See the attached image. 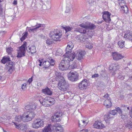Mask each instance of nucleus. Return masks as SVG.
Listing matches in <instances>:
<instances>
[{
	"instance_id": "a18cd8bd",
	"label": "nucleus",
	"mask_w": 132,
	"mask_h": 132,
	"mask_svg": "<svg viewBox=\"0 0 132 132\" xmlns=\"http://www.w3.org/2000/svg\"><path fill=\"white\" fill-rule=\"evenodd\" d=\"M112 116L116 114L117 112L115 110H113L110 112Z\"/></svg>"
},
{
	"instance_id": "f257e3e1",
	"label": "nucleus",
	"mask_w": 132,
	"mask_h": 132,
	"mask_svg": "<svg viewBox=\"0 0 132 132\" xmlns=\"http://www.w3.org/2000/svg\"><path fill=\"white\" fill-rule=\"evenodd\" d=\"M62 35V32H60L58 29L50 31L49 34L50 37L52 39L48 38L46 40V43L48 45L52 44L53 43V40L56 41H59V39L61 37Z\"/></svg>"
},
{
	"instance_id": "9b49d317",
	"label": "nucleus",
	"mask_w": 132,
	"mask_h": 132,
	"mask_svg": "<svg viewBox=\"0 0 132 132\" xmlns=\"http://www.w3.org/2000/svg\"><path fill=\"white\" fill-rule=\"evenodd\" d=\"M69 66V61H66L63 58V60L59 64V68L60 70L63 71L68 69Z\"/></svg>"
},
{
	"instance_id": "2f4dec72",
	"label": "nucleus",
	"mask_w": 132,
	"mask_h": 132,
	"mask_svg": "<svg viewBox=\"0 0 132 132\" xmlns=\"http://www.w3.org/2000/svg\"><path fill=\"white\" fill-rule=\"evenodd\" d=\"M52 120L53 122H57L60 121L61 119H60V118H59L54 115L52 117Z\"/></svg>"
},
{
	"instance_id": "bb28decb",
	"label": "nucleus",
	"mask_w": 132,
	"mask_h": 132,
	"mask_svg": "<svg viewBox=\"0 0 132 132\" xmlns=\"http://www.w3.org/2000/svg\"><path fill=\"white\" fill-rule=\"evenodd\" d=\"M74 31L84 34L86 32V30L85 29H83L82 28L78 27L76 28Z\"/></svg>"
},
{
	"instance_id": "338daca9",
	"label": "nucleus",
	"mask_w": 132,
	"mask_h": 132,
	"mask_svg": "<svg viewBox=\"0 0 132 132\" xmlns=\"http://www.w3.org/2000/svg\"><path fill=\"white\" fill-rule=\"evenodd\" d=\"M129 79L131 81H132V75L131 76L129 77Z\"/></svg>"
},
{
	"instance_id": "37998d69",
	"label": "nucleus",
	"mask_w": 132,
	"mask_h": 132,
	"mask_svg": "<svg viewBox=\"0 0 132 132\" xmlns=\"http://www.w3.org/2000/svg\"><path fill=\"white\" fill-rule=\"evenodd\" d=\"M86 44H87L86 45V48L89 49L92 48V44L90 43L89 41V43H86Z\"/></svg>"
},
{
	"instance_id": "393cba45",
	"label": "nucleus",
	"mask_w": 132,
	"mask_h": 132,
	"mask_svg": "<svg viewBox=\"0 0 132 132\" xmlns=\"http://www.w3.org/2000/svg\"><path fill=\"white\" fill-rule=\"evenodd\" d=\"M104 104L106 108H110L112 106L111 100L109 99H107L104 101Z\"/></svg>"
},
{
	"instance_id": "20e7f679",
	"label": "nucleus",
	"mask_w": 132,
	"mask_h": 132,
	"mask_svg": "<svg viewBox=\"0 0 132 132\" xmlns=\"http://www.w3.org/2000/svg\"><path fill=\"white\" fill-rule=\"evenodd\" d=\"M23 115V121L28 122L31 120L34 117L35 114L33 112H27Z\"/></svg>"
},
{
	"instance_id": "2eb2a0df",
	"label": "nucleus",
	"mask_w": 132,
	"mask_h": 132,
	"mask_svg": "<svg viewBox=\"0 0 132 132\" xmlns=\"http://www.w3.org/2000/svg\"><path fill=\"white\" fill-rule=\"evenodd\" d=\"M7 66L6 67V71L10 74L11 73L14 69L13 63L11 61H10L7 64Z\"/></svg>"
},
{
	"instance_id": "13d9d810",
	"label": "nucleus",
	"mask_w": 132,
	"mask_h": 132,
	"mask_svg": "<svg viewBox=\"0 0 132 132\" xmlns=\"http://www.w3.org/2000/svg\"><path fill=\"white\" fill-rule=\"evenodd\" d=\"M127 108V106H126L124 105H121V108H125H125Z\"/></svg>"
},
{
	"instance_id": "ea45409f",
	"label": "nucleus",
	"mask_w": 132,
	"mask_h": 132,
	"mask_svg": "<svg viewBox=\"0 0 132 132\" xmlns=\"http://www.w3.org/2000/svg\"><path fill=\"white\" fill-rule=\"evenodd\" d=\"M28 33L27 31L25 32L24 34H23V36L20 39L21 41H22L24 40L25 39L26 37L27 36Z\"/></svg>"
},
{
	"instance_id": "58836bf2",
	"label": "nucleus",
	"mask_w": 132,
	"mask_h": 132,
	"mask_svg": "<svg viewBox=\"0 0 132 132\" xmlns=\"http://www.w3.org/2000/svg\"><path fill=\"white\" fill-rule=\"evenodd\" d=\"M62 114L63 113L61 111H59L55 113L54 115L56 116L57 117L60 118L62 116Z\"/></svg>"
},
{
	"instance_id": "5701e85b",
	"label": "nucleus",
	"mask_w": 132,
	"mask_h": 132,
	"mask_svg": "<svg viewBox=\"0 0 132 132\" xmlns=\"http://www.w3.org/2000/svg\"><path fill=\"white\" fill-rule=\"evenodd\" d=\"M42 91L45 94L51 95L52 94L51 91L50 90V89L48 87H46L44 89H42Z\"/></svg>"
},
{
	"instance_id": "8fccbe9b",
	"label": "nucleus",
	"mask_w": 132,
	"mask_h": 132,
	"mask_svg": "<svg viewBox=\"0 0 132 132\" xmlns=\"http://www.w3.org/2000/svg\"><path fill=\"white\" fill-rule=\"evenodd\" d=\"M31 106V110H35L36 109V106L35 104H32L30 105Z\"/></svg>"
},
{
	"instance_id": "5fc2aeb1",
	"label": "nucleus",
	"mask_w": 132,
	"mask_h": 132,
	"mask_svg": "<svg viewBox=\"0 0 132 132\" xmlns=\"http://www.w3.org/2000/svg\"><path fill=\"white\" fill-rule=\"evenodd\" d=\"M61 128L60 127H57L55 129L56 131V132H61Z\"/></svg>"
},
{
	"instance_id": "f3484780",
	"label": "nucleus",
	"mask_w": 132,
	"mask_h": 132,
	"mask_svg": "<svg viewBox=\"0 0 132 132\" xmlns=\"http://www.w3.org/2000/svg\"><path fill=\"white\" fill-rule=\"evenodd\" d=\"M75 53V57L77 59L80 60L83 58V56L85 54V52L84 51H78Z\"/></svg>"
},
{
	"instance_id": "09e8293b",
	"label": "nucleus",
	"mask_w": 132,
	"mask_h": 132,
	"mask_svg": "<svg viewBox=\"0 0 132 132\" xmlns=\"http://www.w3.org/2000/svg\"><path fill=\"white\" fill-rule=\"evenodd\" d=\"M100 74L101 76L103 77H105L106 75L105 73L103 71H102L100 72Z\"/></svg>"
},
{
	"instance_id": "39448f33",
	"label": "nucleus",
	"mask_w": 132,
	"mask_h": 132,
	"mask_svg": "<svg viewBox=\"0 0 132 132\" xmlns=\"http://www.w3.org/2000/svg\"><path fill=\"white\" fill-rule=\"evenodd\" d=\"M121 118L125 122V125L126 127H130L132 128V120H130V119L128 118L126 114H124L122 112L120 114Z\"/></svg>"
},
{
	"instance_id": "f8f14e48",
	"label": "nucleus",
	"mask_w": 132,
	"mask_h": 132,
	"mask_svg": "<svg viewBox=\"0 0 132 132\" xmlns=\"http://www.w3.org/2000/svg\"><path fill=\"white\" fill-rule=\"evenodd\" d=\"M44 124V121L42 120L37 119L33 121L32 124V127L34 128H38L43 126Z\"/></svg>"
},
{
	"instance_id": "c756f323",
	"label": "nucleus",
	"mask_w": 132,
	"mask_h": 132,
	"mask_svg": "<svg viewBox=\"0 0 132 132\" xmlns=\"http://www.w3.org/2000/svg\"><path fill=\"white\" fill-rule=\"evenodd\" d=\"M36 25L38 29L39 28H40V30H44L45 27V24H41L37 23Z\"/></svg>"
},
{
	"instance_id": "e433bc0d",
	"label": "nucleus",
	"mask_w": 132,
	"mask_h": 132,
	"mask_svg": "<svg viewBox=\"0 0 132 132\" xmlns=\"http://www.w3.org/2000/svg\"><path fill=\"white\" fill-rule=\"evenodd\" d=\"M125 41L123 40L119 41L118 43V45L121 48L124 47Z\"/></svg>"
},
{
	"instance_id": "0eeeda50",
	"label": "nucleus",
	"mask_w": 132,
	"mask_h": 132,
	"mask_svg": "<svg viewBox=\"0 0 132 132\" xmlns=\"http://www.w3.org/2000/svg\"><path fill=\"white\" fill-rule=\"evenodd\" d=\"M55 102V100L49 97H46L43 101L42 104L45 106L48 107L53 104Z\"/></svg>"
},
{
	"instance_id": "7c9ffc66",
	"label": "nucleus",
	"mask_w": 132,
	"mask_h": 132,
	"mask_svg": "<svg viewBox=\"0 0 132 132\" xmlns=\"http://www.w3.org/2000/svg\"><path fill=\"white\" fill-rule=\"evenodd\" d=\"M28 51L31 52V54L35 53L36 52L35 47L34 46H32L29 48Z\"/></svg>"
},
{
	"instance_id": "ddd939ff",
	"label": "nucleus",
	"mask_w": 132,
	"mask_h": 132,
	"mask_svg": "<svg viewBox=\"0 0 132 132\" xmlns=\"http://www.w3.org/2000/svg\"><path fill=\"white\" fill-rule=\"evenodd\" d=\"M76 39L78 42L84 43V44L89 43V40L88 39V37L84 35H79L77 36L76 37Z\"/></svg>"
},
{
	"instance_id": "e2e57ef3",
	"label": "nucleus",
	"mask_w": 132,
	"mask_h": 132,
	"mask_svg": "<svg viewBox=\"0 0 132 132\" xmlns=\"http://www.w3.org/2000/svg\"><path fill=\"white\" fill-rule=\"evenodd\" d=\"M13 4L14 5H16L17 4V2L16 1H14L13 3Z\"/></svg>"
},
{
	"instance_id": "69168bd1",
	"label": "nucleus",
	"mask_w": 132,
	"mask_h": 132,
	"mask_svg": "<svg viewBox=\"0 0 132 132\" xmlns=\"http://www.w3.org/2000/svg\"><path fill=\"white\" fill-rule=\"evenodd\" d=\"M103 22V21H98L97 22V23L98 24H101V23H102Z\"/></svg>"
},
{
	"instance_id": "79ce46f5",
	"label": "nucleus",
	"mask_w": 132,
	"mask_h": 132,
	"mask_svg": "<svg viewBox=\"0 0 132 132\" xmlns=\"http://www.w3.org/2000/svg\"><path fill=\"white\" fill-rule=\"evenodd\" d=\"M77 64L75 62H74L71 65H69V68L70 69H74L77 68Z\"/></svg>"
},
{
	"instance_id": "3c124183",
	"label": "nucleus",
	"mask_w": 132,
	"mask_h": 132,
	"mask_svg": "<svg viewBox=\"0 0 132 132\" xmlns=\"http://www.w3.org/2000/svg\"><path fill=\"white\" fill-rule=\"evenodd\" d=\"M89 2V4H93L95 2V0H87Z\"/></svg>"
},
{
	"instance_id": "4be33fe9",
	"label": "nucleus",
	"mask_w": 132,
	"mask_h": 132,
	"mask_svg": "<svg viewBox=\"0 0 132 132\" xmlns=\"http://www.w3.org/2000/svg\"><path fill=\"white\" fill-rule=\"evenodd\" d=\"M74 47V45L71 41L69 42L68 44L67 48L65 49V51L68 52L69 51H71V50Z\"/></svg>"
},
{
	"instance_id": "dca6fc26",
	"label": "nucleus",
	"mask_w": 132,
	"mask_h": 132,
	"mask_svg": "<svg viewBox=\"0 0 132 132\" xmlns=\"http://www.w3.org/2000/svg\"><path fill=\"white\" fill-rule=\"evenodd\" d=\"M111 13L108 11H104L102 15L103 19L106 22H110L111 20L110 19V15Z\"/></svg>"
},
{
	"instance_id": "1a4fd4ad",
	"label": "nucleus",
	"mask_w": 132,
	"mask_h": 132,
	"mask_svg": "<svg viewBox=\"0 0 132 132\" xmlns=\"http://www.w3.org/2000/svg\"><path fill=\"white\" fill-rule=\"evenodd\" d=\"M79 75L76 72L71 71L68 74V77L69 80L72 81H76L78 79Z\"/></svg>"
},
{
	"instance_id": "6ab92c4d",
	"label": "nucleus",
	"mask_w": 132,
	"mask_h": 132,
	"mask_svg": "<svg viewBox=\"0 0 132 132\" xmlns=\"http://www.w3.org/2000/svg\"><path fill=\"white\" fill-rule=\"evenodd\" d=\"M112 55L113 59L116 61H118L121 59L123 57V56L121 54L117 52L113 53Z\"/></svg>"
},
{
	"instance_id": "a211bd4d",
	"label": "nucleus",
	"mask_w": 132,
	"mask_h": 132,
	"mask_svg": "<svg viewBox=\"0 0 132 132\" xmlns=\"http://www.w3.org/2000/svg\"><path fill=\"white\" fill-rule=\"evenodd\" d=\"M124 38L126 40H131L132 42V32L130 30L126 32L124 36Z\"/></svg>"
},
{
	"instance_id": "cd10ccee",
	"label": "nucleus",
	"mask_w": 132,
	"mask_h": 132,
	"mask_svg": "<svg viewBox=\"0 0 132 132\" xmlns=\"http://www.w3.org/2000/svg\"><path fill=\"white\" fill-rule=\"evenodd\" d=\"M121 7L122 11L123 13L127 14L128 12V9L126 5H125L121 6Z\"/></svg>"
},
{
	"instance_id": "aec40b11",
	"label": "nucleus",
	"mask_w": 132,
	"mask_h": 132,
	"mask_svg": "<svg viewBox=\"0 0 132 132\" xmlns=\"http://www.w3.org/2000/svg\"><path fill=\"white\" fill-rule=\"evenodd\" d=\"M15 125V127L19 130H25L27 128V126L25 125L22 123L19 124L16 122H13Z\"/></svg>"
},
{
	"instance_id": "423d86ee",
	"label": "nucleus",
	"mask_w": 132,
	"mask_h": 132,
	"mask_svg": "<svg viewBox=\"0 0 132 132\" xmlns=\"http://www.w3.org/2000/svg\"><path fill=\"white\" fill-rule=\"evenodd\" d=\"M75 53L74 52L71 53V51L68 52H66V53L64 55V57L63 59L66 61H69V63L70 61L73 60L75 57Z\"/></svg>"
},
{
	"instance_id": "864d4df0",
	"label": "nucleus",
	"mask_w": 132,
	"mask_h": 132,
	"mask_svg": "<svg viewBox=\"0 0 132 132\" xmlns=\"http://www.w3.org/2000/svg\"><path fill=\"white\" fill-rule=\"evenodd\" d=\"M118 78L119 79H121V80H123L124 79L125 77L123 76L119 75L118 76Z\"/></svg>"
},
{
	"instance_id": "0e129e2a",
	"label": "nucleus",
	"mask_w": 132,
	"mask_h": 132,
	"mask_svg": "<svg viewBox=\"0 0 132 132\" xmlns=\"http://www.w3.org/2000/svg\"><path fill=\"white\" fill-rule=\"evenodd\" d=\"M131 114H130V117L132 118V107L131 108Z\"/></svg>"
},
{
	"instance_id": "680f3d73",
	"label": "nucleus",
	"mask_w": 132,
	"mask_h": 132,
	"mask_svg": "<svg viewBox=\"0 0 132 132\" xmlns=\"http://www.w3.org/2000/svg\"><path fill=\"white\" fill-rule=\"evenodd\" d=\"M3 14L2 10H0V16H2Z\"/></svg>"
},
{
	"instance_id": "4c0bfd02",
	"label": "nucleus",
	"mask_w": 132,
	"mask_h": 132,
	"mask_svg": "<svg viewBox=\"0 0 132 132\" xmlns=\"http://www.w3.org/2000/svg\"><path fill=\"white\" fill-rule=\"evenodd\" d=\"M62 27L65 30L66 32H68L73 29V28L72 27H70L68 26H66L65 27Z\"/></svg>"
},
{
	"instance_id": "c9c22d12",
	"label": "nucleus",
	"mask_w": 132,
	"mask_h": 132,
	"mask_svg": "<svg viewBox=\"0 0 132 132\" xmlns=\"http://www.w3.org/2000/svg\"><path fill=\"white\" fill-rule=\"evenodd\" d=\"M34 27L35 28L32 29L30 28V29H28V31L29 32H35L38 29L36 24Z\"/></svg>"
},
{
	"instance_id": "473e14b6",
	"label": "nucleus",
	"mask_w": 132,
	"mask_h": 132,
	"mask_svg": "<svg viewBox=\"0 0 132 132\" xmlns=\"http://www.w3.org/2000/svg\"><path fill=\"white\" fill-rule=\"evenodd\" d=\"M52 130L51 128V125H48L47 126L45 127L43 130L42 132H51Z\"/></svg>"
},
{
	"instance_id": "7ed1b4c3",
	"label": "nucleus",
	"mask_w": 132,
	"mask_h": 132,
	"mask_svg": "<svg viewBox=\"0 0 132 132\" xmlns=\"http://www.w3.org/2000/svg\"><path fill=\"white\" fill-rule=\"evenodd\" d=\"M54 60L52 57H48L47 60L44 61L43 63V68L46 69H48L50 68L51 66H53L55 64Z\"/></svg>"
},
{
	"instance_id": "c03bdc74",
	"label": "nucleus",
	"mask_w": 132,
	"mask_h": 132,
	"mask_svg": "<svg viewBox=\"0 0 132 132\" xmlns=\"http://www.w3.org/2000/svg\"><path fill=\"white\" fill-rule=\"evenodd\" d=\"M12 50V48L11 47H9L7 49L6 52L9 54H11Z\"/></svg>"
},
{
	"instance_id": "f03ea898",
	"label": "nucleus",
	"mask_w": 132,
	"mask_h": 132,
	"mask_svg": "<svg viewBox=\"0 0 132 132\" xmlns=\"http://www.w3.org/2000/svg\"><path fill=\"white\" fill-rule=\"evenodd\" d=\"M61 78L62 79L59 80L58 88L62 91L64 92L68 89L69 84L65 81L63 77H61Z\"/></svg>"
},
{
	"instance_id": "6e6552de",
	"label": "nucleus",
	"mask_w": 132,
	"mask_h": 132,
	"mask_svg": "<svg viewBox=\"0 0 132 132\" xmlns=\"http://www.w3.org/2000/svg\"><path fill=\"white\" fill-rule=\"evenodd\" d=\"M27 43L25 42L19 48L18 51V57H21L25 56V47H26Z\"/></svg>"
},
{
	"instance_id": "a878e982",
	"label": "nucleus",
	"mask_w": 132,
	"mask_h": 132,
	"mask_svg": "<svg viewBox=\"0 0 132 132\" xmlns=\"http://www.w3.org/2000/svg\"><path fill=\"white\" fill-rule=\"evenodd\" d=\"M1 61L2 63L4 64L7 63L10 61H11L10 58L9 57L4 56L3 57L2 60H1Z\"/></svg>"
},
{
	"instance_id": "9d476101",
	"label": "nucleus",
	"mask_w": 132,
	"mask_h": 132,
	"mask_svg": "<svg viewBox=\"0 0 132 132\" xmlns=\"http://www.w3.org/2000/svg\"><path fill=\"white\" fill-rule=\"evenodd\" d=\"M79 26L85 29L92 30L96 27L93 24L89 22H85L80 24Z\"/></svg>"
},
{
	"instance_id": "774afa93",
	"label": "nucleus",
	"mask_w": 132,
	"mask_h": 132,
	"mask_svg": "<svg viewBox=\"0 0 132 132\" xmlns=\"http://www.w3.org/2000/svg\"><path fill=\"white\" fill-rule=\"evenodd\" d=\"M14 109L15 110V111H16L17 112H18V109L17 108H15Z\"/></svg>"
},
{
	"instance_id": "6e6d98bb",
	"label": "nucleus",
	"mask_w": 132,
	"mask_h": 132,
	"mask_svg": "<svg viewBox=\"0 0 132 132\" xmlns=\"http://www.w3.org/2000/svg\"><path fill=\"white\" fill-rule=\"evenodd\" d=\"M27 85V84H26V83H24L23 84H22L21 86V88L23 89L24 88H25V86Z\"/></svg>"
},
{
	"instance_id": "412c9836",
	"label": "nucleus",
	"mask_w": 132,
	"mask_h": 132,
	"mask_svg": "<svg viewBox=\"0 0 132 132\" xmlns=\"http://www.w3.org/2000/svg\"><path fill=\"white\" fill-rule=\"evenodd\" d=\"M93 126L94 128L97 129H102L104 128L105 127L103 124L98 121L95 122Z\"/></svg>"
},
{
	"instance_id": "bf43d9fd",
	"label": "nucleus",
	"mask_w": 132,
	"mask_h": 132,
	"mask_svg": "<svg viewBox=\"0 0 132 132\" xmlns=\"http://www.w3.org/2000/svg\"><path fill=\"white\" fill-rule=\"evenodd\" d=\"M39 36L40 37V38H41L44 39L45 38V36H44V35L43 34H41V35H40Z\"/></svg>"
},
{
	"instance_id": "4d7b16f0",
	"label": "nucleus",
	"mask_w": 132,
	"mask_h": 132,
	"mask_svg": "<svg viewBox=\"0 0 132 132\" xmlns=\"http://www.w3.org/2000/svg\"><path fill=\"white\" fill-rule=\"evenodd\" d=\"M33 77L32 76L30 78H29L28 80V82H29V84H30V83L32 82V78Z\"/></svg>"
},
{
	"instance_id": "de8ad7c7",
	"label": "nucleus",
	"mask_w": 132,
	"mask_h": 132,
	"mask_svg": "<svg viewBox=\"0 0 132 132\" xmlns=\"http://www.w3.org/2000/svg\"><path fill=\"white\" fill-rule=\"evenodd\" d=\"M25 109L28 110H31V106L30 105H28L25 106Z\"/></svg>"
},
{
	"instance_id": "a19ab883",
	"label": "nucleus",
	"mask_w": 132,
	"mask_h": 132,
	"mask_svg": "<svg viewBox=\"0 0 132 132\" xmlns=\"http://www.w3.org/2000/svg\"><path fill=\"white\" fill-rule=\"evenodd\" d=\"M55 75L57 77H58V78L60 79L59 80H60L62 79V78H61V77H63L61 75V73L60 72H59V71H55Z\"/></svg>"
},
{
	"instance_id": "052dcab7",
	"label": "nucleus",
	"mask_w": 132,
	"mask_h": 132,
	"mask_svg": "<svg viewBox=\"0 0 132 132\" xmlns=\"http://www.w3.org/2000/svg\"><path fill=\"white\" fill-rule=\"evenodd\" d=\"M109 96V94L108 93H106L104 96L103 97L104 98H107Z\"/></svg>"
},
{
	"instance_id": "c85d7f7f",
	"label": "nucleus",
	"mask_w": 132,
	"mask_h": 132,
	"mask_svg": "<svg viewBox=\"0 0 132 132\" xmlns=\"http://www.w3.org/2000/svg\"><path fill=\"white\" fill-rule=\"evenodd\" d=\"M73 7V5L71 3L68 4L66 7V9L65 11L66 13H68L70 12L71 9Z\"/></svg>"
},
{
	"instance_id": "b1692460",
	"label": "nucleus",
	"mask_w": 132,
	"mask_h": 132,
	"mask_svg": "<svg viewBox=\"0 0 132 132\" xmlns=\"http://www.w3.org/2000/svg\"><path fill=\"white\" fill-rule=\"evenodd\" d=\"M113 118V117L110 113H109L104 116V119L106 122H108L110 119Z\"/></svg>"
},
{
	"instance_id": "603ef678",
	"label": "nucleus",
	"mask_w": 132,
	"mask_h": 132,
	"mask_svg": "<svg viewBox=\"0 0 132 132\" xmlns=\"http://www.w3.org/2000/svg\"><path fill=\"white\" fill-rule=\"evenodd\" d=\"M99 76L98 74L97 73H95L92 76V78H96L98 77Z\"/></svg>"
},
{
	"instance_id": "4468645a",
	"label": "nucleus",
	"mask_w": 132,
	"mask_h": 132,
	"mask_svg": "<svg viewBox=\"0 0 132 132\" xmlns=\"http://www.w3.org/2000/svg\"><path fill=\"white\" fill-rule=\"evenodd\" d=\"M87 80L86 79H84L80 82L79 84L78 87L79 89L81 90H84L87 87L88 83Z\"/></svg>"
},
{
	"instance_id": "f704fd0d",
	"label": "nucleus",
	"mask_w": 132,
	"mask_h": 132,
	"mask_svg": "<svg viewBox=\"0 0 132 132\" xmlns=\"http://www.w3.org/2000/svg\"><path fill=\"white\" fill-rule=\"evenodd\" d=\"M23 114L22 116H16L15 119L16 121H23Z\"/></svg>"
},
{
	"instance_id": "49530a36",
	"label": "nucleus",
	"mask_w": 132,
	"mask_h": 132,
	"mask_svg": "<svg viewBox=\"0 0 132 132\" xmlns=\"http://www.w3.org/2000/svg\"><path fill=\"white\" fill-rule=\"evenodd\" d=\"M116 111H117L120 114L122 112V111L121 110V109H120L119 107H118L117 108H116Z\"/></svg>"
},
{
	"instance_id": "72a5a7b5",
	"label": "nucleus",
	"mask_w": 132,
	"mask_h": 132,
	"mask_svg": "<svg viewBox=\"0 0 132 132\" xmlns=\"http://www.w3.org/2000/svg\"><path fill=\"white\" fill-rule=\"evenodd\" d=\"M79 126L80 127H85L87 124L85 121H79Z\"/></svg>"
}]
</instances>
